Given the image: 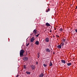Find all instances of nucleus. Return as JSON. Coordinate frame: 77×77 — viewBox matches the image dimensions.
<instances>
[{"label":"nucleus","instance_id":"1","mask_svg":"<svg viewBox=\"0 0 77 77\" xmlns=\"http://www.w3.org/2000/svg\"><path fill=\"white\" fill-rule=\"evenodd\" d=\"M25 51L24 50L22 49L20 50V57H23V54H24V53Z\"/></svg>","mask_w":77,"mask_h":77},{"label":"nucleus","instance_id":"2","mask_svg":"<svg viewBox=\"0 0 77 77\" xmlns=\"http://www.w3.org/2000/svg\"><path fill=\"white\" fill-rule=\"evenodd\" d=\"M28 60V58L26 57H24L23 58V60L24 61H26L27 60Z\"/></svg>","mask_w":77,"mask_h":77},{"label":"nucleus","instance_id":"3","mask_svg":"<svg viewBox=\"0 0 77 77\" xmlns=\"http://www.w3.org/2000/svg\"><path fill=\"white\" fill-rule=\"evenodd\" d=\"M38 76L39 77H43V76H44V73H41Z\"/></svg>","mask_w":77,"mask_h":77},{"label":"nucleus","instance_id":"4","mask_svg":"<svg viewBox=\"0 0 77 77\" xmlns=\"http://www.w3.org/2000/svg\"><path fill=\"white\" fill-rule=\"evenodd\" d=\"M35 38H34V37H33L30 39V42H33Z\"/></svg>","mask_w":77,"mask_h":77},{"label":"nucleus","instance_id":"5","mask_svg":"<svg viewBox=\"0 0 77 77\" xmlns=\"http://www.w3.org/2000/svg\"><path fill=\"white\" fill-rule=\"evenodd\" d=\"M31 69L33 70V69H35V65H31Z\"/></svg>","mask_w":77,"mask_h":77},{"label":"nucleus","instance_id":"6","mask_svg":"<svg viewBox=\"0 0 77 77\" xmlns=\"http://www.w3.org/2000/svg\"><path fill=\"white\" fill-rule=\"evenodd\" d=\"M45 41H46V42H49V41H50V39H49V38L47 37L45 40Z\"/></svg>","mask_w":77,"mask_h":77},{"label":"nucleus","instance_id":"7","mask_svg":"<svg viewBox=\"0 0 77 77\" xmlns=\"http://www.w3.org/2000/svg\"><path fill=\"white\" fill-rule=\"evenodd\" d=\"M37 32V30L35 29L33 31V33H34L35 35H36L37 33L36 32Z\"/></svg>","mask_w":77,"mask_h":77},{"label":"nucleus","instance_id":"8","mask_svg":"<svg viewBox=\"0 0 77 77\" xmlns=\"http://www.w3.org/2000/svg\"><path fill=\"white\" fill-rule=\"evenodd\" d=\"M45 51L46 52H48L49 53H50V50L49 48H46L45 50Z\"/></svg>","mask_w":77,"mask_h":77},{"label":"nucleus","instance_id":"9","mask_svg":"<svg viewBox=\"0 0 77 77\" xmlns=\"http://www.w3.org/2000/svg\"><path fill=\"white\" fill-rule=\"evenodd\" d=\"M61 63H64V64H65V63H66V61L63 60H61Z\"/></svg>","mask_w":77,"mask_h":77},{"label":"nucleus","instance_id":"10","mask_svg":"<svg viewBox=\"0 0 77 77\" xmlns=\"http://www.w3.org/2000/svg\"><path fill=\"white\" fill-rule=\"evenodd\" d=\"M45 25L46 26H47V27H49V26H50V24L48 23H46Z\"/></svg>","mask_w":77,"mask_h":77},{"label":"nucleus","instance_id":"11","mask_svg":"<svg viewBox=\"0 0 77 77\" xmlns=\"http://www.w3.org/2000/svg\"><path fill=\"white\" fill-rule=\"evenodd\" d=\"M50 11V8H47L46 9L45 12H49Z\"/></svg>","mask_w":77,"mask_h":77},{"label":"nucleus","instance_id":"12","mask_svg":"<svg viewBox=\"0 0 77 77\" xmlns=\"http://www.w3.org/2000/svg\"><path fill=\"white\" fill-rule=\"evenodd\" d=\"M35 44L37 45H39V41H36V42L35 43Z\"/></svg>","mask_w":77,"mask_h":77},{"label":"nucleus","instance_id":"13","mask_svg":"<svg viewBox=\"0 0 77 77\" xmlns=\"http://www.w3.org/2000/svg\"><path fill=\"white\" fill-rule=\"evenodd\" d=\"M67 66H70L72 65V63H67Z\"/></svg>","mask_w":77,"mask_h":77},{"label":"nucleus","instance_id":"14","mask_svg":"<svg viewBox=\"0 0 77 77\" xmlns=\"http://www.w3.org/2000/svg\"><path fill=\"white\" fill-rule=\"evenodd\" d=\"M60 45H61V46L63 47V45H64V43L63 42H62L61 43Z\"/></svg>","mask_w":77,"mask_h":77},{"label":"nucleus","instance_id":"15","mask_svg":"<svg viewBox=\"0 0 77 77\" xmlns=\"http://www.w3.org/2000/svg\"><path fill=\"white\" fill-rule=\"evenodd\" d=\"M57 48H58L60 49L62 48V46L60 45L57 46Z\"/></svg>","mask_w":77,"mask_h":77},{"label":"nucleus","instance_id":"16","mask_svg":"<svg viewBox=\"0 0 77 77\" xmlns=\"http://www.w3.org/2000/svg\"><path fill=\"white\" fill-rule=\"evenodd\" d=\"M52 63H51V62L50 61V63L49 64V66H52Z\"/></svg>","mask_w":77,"mask_h":77},{"label":"nucleus","instance_id":"17","mask_svg":"<svg viewBox=\"0 0 77 77\" xmlns=\"http://www.w3.org/2000/svg\"><path fill=\"white\" fill-rule=\"evenodd\" d=\"M26 74H30V72L26 71Z\"/></svg>","mask_w":77,"mask_h":77},{"label":"nucleus","instance_id":"18","mask_svg":"<svg viewBox=\"0 0 77 77\" xmlns=\"http://www.w3.org/2000/svg\"><path fill=\"white\" fill-rule=\"evenodd\" d=\"M59 30L60 31V32H62V31H63V28H61Z\"/></svg>","mask_w":77,"mask_h":77},{"label":"nucleus","instance_id":"19","mask_svg":"<svg viewBox=\"0 0 77 77\" xmlns=\"http://www.w3.org/2000/svg\"><path fill=\"white\" fill-rule=\"evenodd\" d=\"M43 66H44V67H46V66H47V65L46 64H44Z\"/></svg>","mask_w":77,"mask_h":77},{"label":"nucleus","instance_id":"20","mask_svg":"<svg viewBox=\"0 0 77 77\" xmlns=\"http://www.w3.org/2000/svg\"><path fill=\"white\" fill-rule=\"evenodd\" d=\"M23 67L24 69H26V65H24L23 66Z\"/></svg>","mask_w":77,"mask_h":77},{"label":"nucleus","instance_id":"21","mask_svg":"<svg viewBox=\"0 0 77 77\" xmlns=\"http://www.w3.org/2000/svg\"><path fill=\"white\" fill-rule=\"evenodd\" d=\"M65 38H64L62 40V41L63 42H65Z\"/></svg>","mask_w":77,"mask_h":77},{"label":"nucleus","instance_id":"22","mask_svg":"<svg viewBox=\"0 0 77 77\" xmlns=\"http://www.w3.org/2000/svg\"><path fill=\"white\" fill-rule=\"evenodd\" d=\"M29 45V43H28V44H26V46L27 47V46H28Z\"/></svg>","mask_w":77,"mask_h":77},{"label":"nucleus","instance_id":"23","mask_svg":"<svg viewBox=\"0 0 77 77\" xmlns=\"http://www.w3.org/2000/svg\"><path fill=\"white\" fill-rule=\"evenodd\" d=\"M56 36H57V38H59V36H58L57 35H56Z\"/></svg>","mask_w":77,"mask_h":77},{"label":"nucleus","instance_id":"24","mask_svg":"<svg viewBox=\"0 0 77 77\" xmlns=\"http://www.w3.org/2000/svg\"><path fill=\"white\" fill-rule=\"evenodd\" d=\"M36 65H38V62H36Z\"/></svg>","mask_w":77,"mask_h":77},{"label":"nucleus","instance_id":"25","mask_svg":"<svg viewBox=\"0 0 77 77\" xmlns=\"http://www.w3.org/2000/svg\"><path fill=\"white\" fill-rule=\"evenodd\" d=\"M75 32L77 33V29H75Z\"/></svg>","mask_w":77,"mask_h":77},{"label":"nucleus","instance_id":"26","mask_svg":"<svg viewBox=\"0 0 77 77\" xmlns=\"http://www.w3.org/2000/svg\"><path fill=\"white\" fill-rule=\"evenodd\" d=\"M19 76V75H17L16 77H18Z\"/></svg>","mask_w":77,"mask_h":77},{"label":"nucleus","instance_id":"27","mask_svg":"<svg viewBox=\"0 0 77 77\" xmlns=\"http://www.w3.org/2000/svg\"><path fill=\"white\" fill-rule=\"evenodd\" d=\"M38 55H39V52L38 53Z\"/></svg>","mask_w":77,"mask_h":77},{"label":"nucleus","instance_id":"28","mask_svg":"<svg viewBox=\"0 0 77 77\" xmlns=\"http://www.w3.org/2000/svg\"><path fill=\"white\" fill-rule=\"evenodd\" d=\"M36 37H38L39 36V35H36Z\"/></svg>","mask_w":77,"mask_h":77},{"label":"nucleus","instance_id":"29","mask_svg":"<svg viewBox=\"0 0 77 77\" xmlns=\"http://www.w3.org/2000/svg\"><path fill=\"white\" fill-rule=\"evenodd\" d=\"M52 32V31H51V30H50V33H51V32Z\"/></svg>","mask_w":77,"mask_h":77},{"label":"nucleus","instance_id":"30","mask_svg":"<svg viewBox=\"0 0 77 77\" xmlns=\"http://www.w3.org/2000/svg\"><path fill=\"white\" fill-rule=\"evenodd\" d=\"M53 38H55V36H54V35H53Z\"/></svg>","mask_w":77,"mask_h":77},{"label":"nucleus","instance_id":"31","mask_svg":"<svg viewBox=\"0 0 77 77\" xmlns=\"http://www.w3.org/2000/svg\"><path fill=\"white\" fill-rule=\"evenodd\" d=\"M39 57H40L39 55H38V58H39Z\"/></svg>","mask_w":77,"mask_h":77},{"label":"nucleus","instance_id":"32","mask_svg":"<svg viewBox=\"0 0 77 77\" xmlns=\"http://www.w3.org/2000/svg\"><path fill=\"white\" fill-rule=\"evenodd\" d=\"M54 29L55 30H56V28H55Z\"/></svg>","mask_w":77,"mask_h":77},{"label":"nucleus","instance_id":"33","mask_svg":"<svg viewBox=\"0 0 77 77\" xmlns=\"http://www.w3.org/2000/svg\"><path fill=\"white\" fill-rule=\"evenodd\" d=\"M53 54H55V53H54V52H53Z\"/></svg>","mask_w":77,"mask_h":77},{"label":"nucleus","instance_id":"34","mask_svg":"<svg viewBox=\"0 0 77 77\" xmlns=\"http://www.w3.org/2000/svg\"><path fill=\"white\" fill-rule=\"evenodd\" d=\"M39 34H38V36H39Z\"/></svg>","mask_w":77,"mask_h":77},{"label":"nucleus","instance_id":"35","mask_svg":"<svg viewBox=\"0 0 77 77\" xmlns=\"http://www.w3.org/2000/svg\"><path fill=\"white\" fill-rule=\"evenodd\" d=\"M77 6H76V8H75V9H77Z\"/></svg>","mask_w":77,"mask_h":77},{"label":"nucleus","instance_id":"36","mask_svg":"<svg viewBox=\"0 0 77 77\" xmlns=\"http://www.w3.org/2000/svg\"><path fill=\"white\" fill-rule=\"evenodd\" d=\"M65 66V67L66 66Z\"/></svg>","mask_w":77,"mask_h":77},{"label":"nucleus","instance_id":"37","mask_svg":"<svg viewBox=\"0 0 77 77\" xmlns=\"http://www.w3.org/2000/svg\"><path fill=\"white\" fill-rule=\"evenodd\" d=\"M33 34V33H32V34H31V35H32Z\"/></svg>","mask_w":77,"mask_h":77},{"label":"nucleus","instance_id":"38","mask_svg":"<svg viewBox=\"0 0 77 77\" xmlns=\"http://www.w3.org/2000/svg\"><path fill=\"white\" fill-rule=\"evenodd\" d=\"M72 31H73V30H72Z\"/></svg>","mask_w":77,"mask_h":77}]
</instances>
